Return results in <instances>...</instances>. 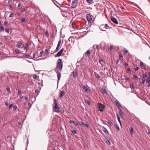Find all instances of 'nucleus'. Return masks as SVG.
<instances>
[{"label": "nucleus", "instance_id": "obj_1", "mask_svg": "<svg viewBox=\"0 0 150 150\" xmlns=\"http://www.w3.org/2000/svg\"><path fill=\"white\" fill-rule=\"evenodd\" d=\"M63 67V64L61 59L58 60L57 65L55 69V71L57 73L58 79L59 81L61 78V72Z\"/></svg>", "mask_w": 150, "mask_h": 150}, {"label": "nucleus", "instance_id": "obj_2", "mask_svg": "<svg viewBox=\"0 0 150 150\" xmlns=\"http://www.w3.org/2000/svg\"><path fill=\"white\" fill-rule=\"evenodd\" d=\"M54 102L53 104L54 105V106L53 107V110L55 112H59V108L57 100L55 99H54Z\"/></svg>", "mask_w": 150, "mask_h": 150}, {"label": "nucleus", "instance_id": "obj_3", "mask_svg": "<svg viewBox=\"0 0 150 150\" xmlns=\"http://www.w3.org/2000/svg\"><path fill=\"white\" fill-rule=\"evenodd\" d=\"M98 106L97 108L98 110L100 112L103 111L105 108V106L103 104L100 103H98Z\"/></svg>", "mask_w": 150, "mask_h": 150}, {"label": "nucleus", "instance_id": "obj_4", "mask_svg": "<svg viewBox=\"0 0 150 150\" xmlns=\"http://www.w3.org/2000/svg\"><path fill=\"white\" fill-rule=\"evenodd\" d=\"M61 43V39H59V41L58 42L56 48V50L55 51H54V52H57L59 49L60 48V45Z\"/></svg>", "mask_w": 150, "mask_h": 150}, {"label": "nucleus", "instance_id": "obj_5", "mask_svg": "<svg viewBox=\"0 0 150 150\" xmlns=\"http://www.w3.org/2000/svg\"><path fill=\"white\" fill-rule=\"evenodd\" d=\"M86 19L88 23H91L92 21V17L89 14H87L86 16Z\"/></svg>", "mask_w": 150, "mask_h": 150}, {"label": "nucleus", "instance_id": "obj_6", "mask_svg": "<svg viewBox=\"0 0 150 150\" xmlns=\"http://www.w3.org/2000/svg\"><path fill=\"white\" fill-rule=\"evenodd\" d=\"M111 20L113 22L115 23V24H118V22L117 21V20L115 18L113 17H111Z\"/></svg>", "mask_w": 150, "mask_h": 150}, {"label": "nucleus", "instance_id": "obj_7", "mask_svg": "<svg viewBox=\"0 0 150 150\" xmlns=\"http://www.w3.org/2000/svg\"><path fill=\"white\" fill-rule=\"evenodd\" d=\"M78 2L73 1L72 4L71 5V7L72 8H75L77 5Z\"/></svg>", "mask_w": 150, "mask_h": 150}, {"label": "nucleus", "instance_id": "obj_8", "mask_svg": "<svg viewBox=\"0 0 150 150\" xmlns=\"http://www.w3.org/2000/svg\"><path fill=\"white\" fill-rule=\"evenodd\" d=\"M64 50V48H63L62 49H61L57 53V56L58 57H60V56H61V55L62 54V52H63Z\"/></svg>", "mask_w": 150, "mask_h": 150}, {"label": "nucleus", "instance_id": "obj_9", "mask_svg": "<svg viewBox=\"0 0 150 150\" xmlns=\"http://www.w3.org/2000/svg\"><path fill=\"white\" fill-rule=\"evenodd\" d=\"M85 54L86 57H89L91 54V53L89 50H87L86 52H85Z\"/></svg>", "mask_w": 150, "mask_h": 150}, {"label": "nucleus", "instance_id": "obj_10", "mask_svg": "<svg viewBox=\"0 0 150 150\" xmlns=\"http://www.w3.org/2000/svg\"><path fill=\"white\" fill-rule=\"evenodd\" d=\"M115 103L117 106L119 108V109L122 107L120 103L118 101H115Z\"/></svg>", "mask_w": 150, "mask_h": 150}, {"label": "nucleus", "instance_id": "obj_11", "mask_svg": "<svg viewBox=\"0 0 150 150\" xmlns=\"http://www.w3.org/2000/svg\"><path fill=\"white\" fill-rule=\"evenodd\" d=\"M65 92L64 91H61L60 92L59 97L60 98H62L63 96L65 95Z\"/></svg>", "mask_w": 150, "mask_h": 150}, {"label": "nucleus", "instance_id": "obj_12", "mask_svg": "<svg viewBox=\"0 0 150 150\" xmlns=\"http://www.w3.org/2000/svg\"><path fill=\"white\" fill-rule=\"evenodd\" d=\"M102 130L105 134H109V132L108 130L104 127H103V128Z\"/></svg>", "mask_w": 150, "mask_h": 150}, {"label": "nucleus", "instance_id": "obj_13", "mask_svg": "<svg viewBox=\"0 0 150 150\" xmlns=\"http://www.w3.org/2000/svg\"><path fill=\"white\" fill-rule=\"evenodd\" d=\"M83 89L85 90V91L86 93L88 92V88H87V87L85 86V85H83Z\"/></svg>", "mask_w": 150, "mask_h": 150}, {"label": "nucleus", "instance_id": "obj_14", "mask_svg": "<svg viewBox=\"0 0 150 150\" xmlns=\"http://www.w3.org/2000/svg\"><path fill=\"white\" fill-rule=\"evenodd\" d=\"M119 112L121 116L122 117H123L124 114V113L122 112L121 108H120L119 109Z\"/></svg>", "mask_w": 150, "mask_h": 150}, {"label": "nucleus", "instance_id": "obj_15", "mask_svg": "<svg viewBox=\"0 0 150 150\" xmlns=\"http://www.w3.org/2000/svg\"><path fill=\"white\" fill-rule=\"evenodd\" d=\"M105 139L106 143L109 145H110L111 144V143L110 139L108 137H107Z\"/></svg>", "mask_w": 150, "mask_h": 150}, {"label": "nucleus", "instance_id": "obj_16", "mask_svg": "<svg viewBox=\"0 0 150 150\" xmlns=\"http://www.w3.org/2000/svg\"><path fill=\"white\" fill-rule=\"evenodd\" d=\"M140 66L142 67V68L144 69V70L146 69V68H143L145 67V66H144V63H143V62H141L140 63Z\"/></svg>", "mask_w": 150, "mask_h": 150}, {"label": "nucleus", "instance_id": "obj_17", "mask_svg": "<svg viewBox=\"0 0 150 150\" xmlns=\"http://www.w3.org/2000/svg\"><path fill=\"white\" fill-rule=\"evenodd\" d=\"M72 73L73 75V77L74 79H75L76 77H78V76L77 75V73L76 72L73 71Z\"/></svg>", "mask_w": 150, "mask_h": 150}, {"label": "nucleus", "instance_id": "obj_18", "mask_svg": "<svg viewBox=\"0 0 150 150\" xmlns=\"http://www.w3.org/2000/svg\"><path fill=\"white\" fill-rule=\"evenodd\" d=\"M145 79L144 78V77L142 78V81L140 83V84L141 85H142L144 84L145 82Z\"/></svg>", "mask_w": 150, "mask_h": 150}, {"label": "nucleus", "instance_id": "obj_19", "mask_svg": "<svg viewBox=\"0 0 150 150\" xmlns=\"http://www.w3.org/2000/svg\"><path fill=\"white\" fill-rule=\"evenodd\" d=\"M84 125L87 128H88L89 129V128L90 126L88 125L87 122H86L84 124Z\"/></svg>", "mask_w": 150, "mask_h": 150}, {"label": "nucleus", "instance_id": "obj_20", "mask_svg": "<svg viewBox=\"0 0 150 150\" xmlns=\"http://www.w3.org/2000/svg\"><path fill=\"white\" fill-rule=\"evenodd\" d=\"M22 42L21 41L19 42L17 44V47H19L22 45Z\"/></svg>", "mask_w": 150, "mask_h": 150}, {"label": "nucleus", "instance_id": "obj_21", "mask_svg": "<svg viewBox=\"0 0 150 150\" xmlns=\"http://www.w3.org/2000/svg\"><path fill=\"white\" fill-rule=\"evenodd\" d=\"M4 30V27L3 26H1L0 27V32L3 31Z\"/></svg>", "mask_w": 150, "mask_h": 150}, {"label": "nucleus", "instance_id": "obj_22", "mask_svg": "<svg viewBox=\"0 0 150 150\" xmlns=\"http://www.w3.org/2000/svg\"><path fill=\"white\" fill-rule=\"evenodd\" d=\"M95 76L98 79H99L100 78V76L97 73L95 72Z\"/></svg>", "mask_w": 150, "mask_h": 150}, {"label": "nucleus", "instance_id": "obj_23", "mask_svg": "<svg viewBox=\"0 0 150 150\" xmlns=\"http://www.w3.org/2000/svg\"><path fill=\"white\" fill-rule=\"evenodd\" d=\"M101 91L103 93H106L105 89L103 88H102Z\"/></svg>", "mask_w": 150, "mask_h": 150}, {"label": "nucleus", "instance_id": "obj_24", "mask_svg": "<svg viewBox=\"0 0 150 150\" xmlns=\"http://www.w3.org/2000/svg\"><path fill=\"white\" fill-rule=\"evenodd\" d=\"M117 118L118 121L120 123V125H121V120H120V117H119V116H118V115H117Z\"/></svg>", "mask_w": 150, "mask_h": 150}, {"label": "nucleus", "instance_id": "obj_25", "mask_svg": "<svg viewBox=\"0 0 150 150\" xmlns=\"http://www.w3.org/2000/svg\"><path fill=\"white\" fill-rule=\"evenodd\" d=\"M45 36L46 37H48L49 36V33L47 31H46L45 32Z\"/></svg>", "mask_w": 150, "mask_h": 150}, {"label": "nucleus", "instance_id": "obj_26", "mask_svg": "<svg viewBox=\"0 0 150 150\" xmlns=\"http://www.w3.org/2000/svg\"><path fill=\"white\" fill-rule=\"evenodd\" d=\"M33 77L34 79L36 80L37 79V76L36 74H34L33 75Z\"/></svg>", "mask_w": 150, "mask_h": 150}, {"label": "nucleus", "instance_id": "obj_27", "mask_svg": "<svg viewBox=\"0 0 150 150\" xmlns=\"http://www.w3.org/2000/svg\"><path fill=\"white\" fill-rule=\"evenodd\" d=\"M129 131L131 134H132L133 131V129L132 127H130V129H129Z\"/></svg>", "mask_w": 150, "mask_h": 150}, {"label": "nucleus", "instance_id": "obj_28", "mask_svg": "<svg viewBox=\"0 0 150 150\" xmlns=\"http://www.w3.org/2000/svg\"><path fill=\"white\" fill-rule=\"evenodd\" d=\"M71 132L74 134H75L77 133L75 129H72L71 130Z\"/></svg>", "mask_w": 150, "mask_h": 150}, {"label": "nucleus", "instance_id": "obj_29", "mask_svg": "<svg viewBox=\"0 0 150 150\" xmlns=\"http://www.w3.org/2000/svg\"><path fill=\"white\" fill-rule=\"evenodd\" d=\"M21 91L20 89H18V95L21 94Z\"/></svg>", "mask_w": 150, "mask_h": 150}, {"label": "nucleus", "instance_id": "obj_30", "mask_svg": "<svg viewBox=\"0 0 150 150\" xmlns=\"http://www.w3.org/2000/svg\"><path fill=\"white\" fill-rule=\"evenodd\" d=\"M36 54H37L36 52H33V57H34V58H35Z\"/></svg>", "mask_w": 150, "mask_h": 150}, {"label": "nucleus", "instance_id": "obj_31", "mask_svg": "<svg viewBox=\"0 0 150 150\" xmlns=\"http://www.w3.org/2000/svg\"><path fill=\"white\" fill-rule=\"evenodd\" d=\"M17 108V106L16 105H15L14 106H13V110L14 111L16 110Z\"/></svg>", "mask_w": 150, "mask_h": 150}, {"label": "nucleus", "instance_id": "obj_32", "mask_svg": "<svg viewBox=\"0 0 150 150\" xmlns=\"http://www.w3.org/2000/svg\"><path fill=\"white\" fill-rule=\"evenodd\" d=\"M26 20L24 18H22L21 19V21L22 22H24Z\"/></svg>", "mask_w": 150, "mask_h": 150}, {"label": "nucleus", "instance_id": "obj_33", "mask_svg": "<svg viewBox=\"0 0 150 150\" xmlns=\"http://www.w3.org/2000/svg\"><path fill=\"white\" fill-rule=\"evenodd\" d=\"M107 123L109 125L111 126L113 125V124L110 121H108L107 122Z\"/></svg>", "mask_w": 150, "mask_h": 150}, {"label": "nucleus", "instance_id": "obj_34", "mask_svg": "<svg viewBox=\"0 0 150 150\" xmlns=\"http://www.w3.org/2000/svg\"><path fill=\"white\" fill-rule=\"evenodd\" d=\"M28 44H25V45L24 49L25 50H26V49L28 48Z\"/></svg>", "mask_w": 150, "mask_h": 150}, {"label": "nucleus", "instance_id": "obj_35", "mask_svg": "<svg viewBox=\"0 0 150 150\" xmlns=\"http://www.w3.org/2000/svg\"><path fill=\"white\" fill-rule=\"evenodd\" d=\"M86 102L87 103L88 105H90L91 104V103L90 102L89 100H85Z\"/></svg>", "mask_w": 150, "mask_h": 150}, {"label": "nucleus", "instance_id": "obj_36", "mask_svg": "<svg viewBox=\"0 0 150 150\" xmlns=\"http://www.w3.org/2000/svg\"><path fill=\"white\" fill-rule=\"evenodd\" d=\"M125 28L129 30H130V31H132V29H131L128 26H126V27H125Z\"/></svg>", "mask_w": 150, "mask_h": 150}, {"label": "nucleus", "instance_id": "obj_37", "mask_svg": "<svg viewBox=\"0 0 150 150\" xmlns=\"http://www.w3.org/2000/svg\"><path fill=\"white\" fill-rule=\"evenodd\" d=\"M8 23V22L7 21H5L4 23V26H6Z\"/></svg>", "mask_w": 150, "mask_h": 150}, {"label": "nucleus", "instance_id": "obj_38", "mask_svg": "<svg viewBox=\"0 0 150 150\" xmlns=\"http://www.w3.org/2000/svg\"><path fill=\"white\" fill-rule=\"evenodd\" d=\"M130 87L131 88H134V85L132 83H131L130 84Z\"/></svg>", "mask_w": 150, "mask_h": 150}, {"label": "nucleus", "instance_id": "obj_39", "mask_svg": "<svg viewBox=\"0 0 150 150\" xmlns=\"http://www.w3.org/2000/svg\"><path fill=\"white\" fill-rule=\"evenodd\" d=\"M109 27L107 24H106L105 26V29H108L109 28Z\"/></svg>", "mask_w": 150, "mask_h": 150}, {"label": "nucleus", "instance_id": "obj_40", "mask_svg": "<svg viewBox=\"0 0 150 150\" xmlns=\"http://www.w3.org/2000/svg\"><path fill=\"white\" fill-rule=\"evenodd\" d=\"M15 51L17 54H18L19 53V50L18 49H16Z\"/></svg>", "mask_w": 150, "mask_h": 150}, {"label": "nucleus", "instance_id": "obj_41", "mask_svg": "<svg viewBox=\"0 0 150 150\" xmlns=\"http://www.w3.org/2000/svg\"><path fill=\"white\" fill-rule=\"evenodd\" d=\"M146 83H149L150 82V80L148 79H146Z\"/></svg>", "mask_w": 150, "mask_h": 150}, {"label": "nucleus", "instance_id": "obj_42", "mask_svg": "<svg viewBox=\"0 0 150 150\" xmlns=\"http://www.w3.org/2000/svg\"><path fill=\"white\" fill-rule=\"evenodd\" d=\"M79 124L81 126H83L84 125V123H83L82 122H79Z\"/></svg>", "mask_w": 150, "mask_h": 150}, {"label": "nucleus", "instance_id": "obj_43", "mask_svg": "<svg viewBox=\"0 0 150 150\" xmlns=\"http://www.w3.org/2000/svg\"><path fill=\"white\" fill-rule=\"evenodd\" d=\"M147 75L146 74H145L143 75V77L142 78H144L145 79V78H146L147 77Z\"/></svg>", "mask_w": 150, "mask_h": 150}, {"label": "nucleus", "instance_id": "obj_44", "mask_svg": "<svg viewBox=\"0 0 150 150\" xmlns=\"http://www.w3.org/2000/svg\"><path fill=\"white\" fill-rule=\"evenodd\" d=\"M99 62L100 64H101V62H103V59H101V58H100L99 59Z\"/></svg>", "mask_w": 150, "mask_h": 150}, {"label": "nucleus", "instance_id": "obj_45", "mask_svg": "<svg viewBox=\"0 0 150 150\" xmlns=\"http://www.w3.org/2000/svg\"><path fill=\"white\" fill-rule=\"evenodd\" d=\"M94 46H96V49L98 50V45H93V47H94Z\"/></svg>", "mask_w": 150, "mask_h": 150}, {"label": "nucleus", "instance_id": "obj_46", "mask_svg": "<svg viewBox=\"0 0 150 150\" xmlns=\"http://www.w3.org/2000/svg\"><path fill=\"white\" fill-rule=\"evenodd\" d=\"M115 127L118 130H120V128L117 125H115Z\"/></svg>", "mask_w": 150, "mask_h": 150}, {"label": "nucleus", "instance_id": "obj_47", "mask_svg": "<svg viewBox=\"0 0 150 150\" xmlns=\"http://www.w3.org/2000/svg\"><path fill=\"white\" fill-rule=\"evenodd\" d=\"M74 125L76 126H77L78 125L77 122L75 121H74Z\"/></svg>", "mask_w": 150, "mask_h": 150}, {"label": "nucleus", "instance_id": "obj_48", "mask_svg": "<svg viewBox=\"0 0 150 150\" xmlns=\"http://www.w3.org/2000/svg\"><path fill=\"white\" fill-rule=\"evenodd\" d=\"M134 78L136 79V80H137V76H136V75H134Z\"/></svg>", "mask_w": 150, "mask_h": 150}, {"label": "nucleus", "instance_id": "obj_49", "mask_svg": "<svg viewBox=\"0 0 150 150\" xmlns=\"http://www.w3.org/2000/svg\"><path fill=\"white\" fill-rule=\"evenodd\" d=\"M21 6V4L20 3L18 5V9H21V8H20V7Z\"/></svg>", "mask_w": 150, "mask_h": 150}, {"label": "nucleus", "instance_id": "obj_50", "mask_svg": "<svg viewBox=\"0 0 150 150\" xmlns=\"http://www.w3.org/2000/svg\"><path fill=\"white\" fill-rule=\"evenodd\" d=\"M71 26H72V27L73 28H75V27L76 26L73 23L72 24Z\"/></svg>", "mask_w": 150, "mask_h": 150}, {"label": "nucleus", "instance_id": "obj_51", "mask_svg": "<svg viewBox=\"0 0 150 150\" xmlns=\"http://www.w3.org/2000/svg\"><path fill=\"white\" fill-rule=\"evenodd\" d=\"M43 53V51H41L40 52V57H42V56Z\"/></svg>", "mask_w": 150, "mask_h": 150}, {"label": "nucleus", "instance_id": "obj_52", "mask_svg": "<svg viewBox=\"0 0 150 150\" xmlns=\"http://www.w3.org/2000/svg\"><path fill=\"white\" fill-rule=\"evenodd\" d=\"M25 11V8H23L21 10V12H24Z\"/></svg>", "mask_w": 150, "mask_h": 150}, {"label": "nucleus", "instance_id": "obj_53", "mask_svg": "<svg viewBox=\"0 0 150 150\" xmlns=\"http://www.w3.org/2000/svg\"><path fill=\"white\" fill-rule=\"evenodd\" d=\"M5 104L6 106H8L9 105V103L8 102L6 101L5 102Z\"/></svg>", "mask_w": 150, "mask_h": 150}, {"label": "nucleus", "instance_id": "obj_54", "mask_svg": "<svg viewBox=\"0 0 150 150\" xmlns=\"http://www.w3.org/2000/svg\"><path fill=\"white\" fill-rule=\"evenodd\" d=\"M5 31L7 33H8L9 31V29L8 28H6Z\"/></svg>", "mask_w": 150, "mask_h": 150}, {"label": "nucleus", "instance_id": "obj_55", "mask_svg": "<svg viewBox=\"0 0 150 150\" xmlns=\"http://www.w3.org/2000/svg\"><path fill=\"white\" fill-rule=\"evenodd\" d=\"M92 0H87V1L88 3H91L92 1Z\"/></svg>", "mask_w": 150, "mask_h": 150}, {"label": "nucleus", "instance_id": "obj_56", "mask_svg": "<svg viewBox=\"0 0 150 150\" xmlns=\"http://www.w3.org/2000/svg\"><path fill=\"white\" fill-rule=\"evenodd\" d=\"M110 50L111 51H112L113 49V47L112 46H110Z\"/></svg>", "mask_w": 150, "mask_h": 150}, {"label": "nucleus", "instance_id": "obj_57", "mask_svg": "<svg viewBox=\"0 0 150 150\" xmlns=\"http://www.w3.org/2000/svg\"><path fill=\"white\" fill-rule=\"evenodd\" d=\"M119 61H120V60H119V59H117L116 61V64H117L119 62Z\"/></svg>", "mask_w": 150, "mask_h": 150}, {"label": "nucleus", "instance_id": "obj_58", "mask_svg": "<svg viewBox=\"0 0 150 150\" xmlns=\"http://www.w3.org/2000/svg\"><path fill=\"white\" fill-rule=\"evenodd\" d=\"M128 52V50H125L124 51V53L125 54H127Z\"/></svg>", "mask_w": 150, "mask_h": 150}, {"label": "nucleus", "instance_id": "obj_59", "mask_svg": "<svg viewBox=\"0 0 150 150\" xmlns=\"http://www.w3.org/2000/svg\"><path fill=\"white\" fill-rule=\"evenodd\" d=\"M6 90L7 91L9 92V87H7L6 88Z\"/></svg>", "mask_w": 150, "mask_h": 150}, {"label": "nucleus", "instance_id": "obj_60", "mask_svg": "<svg viewBox=\"0 0 150 150\" xmlns=\"http://www.w3.org/2000/svg\"><path fill=\"white\" fill-rule=\"evenodd\" d=\"M74 121L73 120H70L69 121V122L70 123H73L74 124Z\"/></svg>", "mask_w": 150, "mask_h": 150}, {"label": "nucleus", "instance_id": "obj_61", "mask_svg": "<svg viewBox=\"0 0 150 150\" xmlns=\"http://www.w3.org/2000/svg\"><path fill=\"white\" fill-rule=\"evenodd\" d=\"M124 65L125 67H126V66H128V64L127 62H125V63H124Z\"/></svg>", "mask_w": 150, "mask_h": 150}, {"label": "nucleus", "instance_id": "obj_62", "mask_svg": "<svg viewBox=\"0 0 150 150\" xmlns=\"http://www.w3.org/2000/svg\"><path fill=\"white\" fill-rule=\"evenodd\" d=\"M139 69V68L138 67H136L135 68V70L136 71H138Z\"/></svg>", "mask_w": 150, "mask_h": 150}, {"label": "nucleus", "instance_id": "obj_63", "mask_svg": "<svg viewBox=\"0 0 150 150\" xmlns=\"http://www.w3.org/2000/svg\"><path fill=\"white\" fill-rule=\"evenodd\" d=\"M45 53H47L48 52V50L47 49H46L45 50Z\"/></svg>", "mask_w": 150, "mask_h": 150}, {"label": "nucleus", "instance_id": "obj_64", "mask_svg": "<svg viewBox=\"0 0 150 150\" xmlns=\"http://www.w3.org/2000/svg\"><path fill=\"white\" fill-rule=\"evenodd\" d=\"M38 89H36L35 91V93H38Z\"/></svg>", "mask_w": 150, "mask_h": 150}]
</instances>
